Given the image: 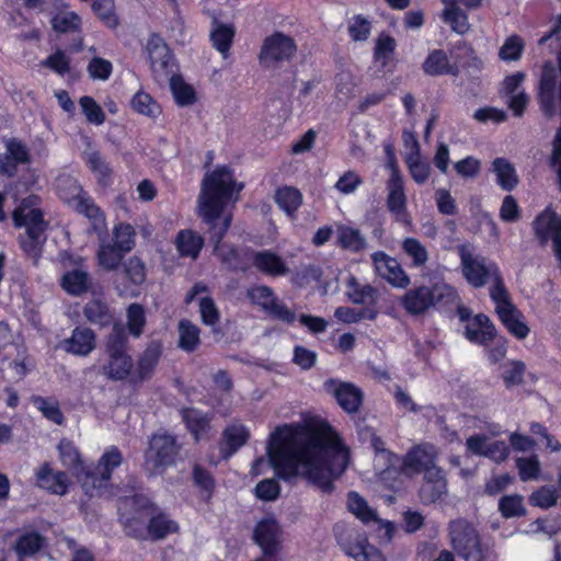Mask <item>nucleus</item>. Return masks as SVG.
<instances>
[{"label":"nucleus","instance_id":"1","mask_svg":"<svg viewBox=\"0 0 561 561\" xmlns=\"http://www.w3.org/2000/svg\"><path fill=\"white\" fill-rule=\"evenodd\" d=\"M267 454L278 479L290 482L301 476L325 494L334 491L351 458L341 435L323 419L277 426Z\"/></svg>","mask_w":561,"mask_h":561},{"label":"nucleus","instance_id":"2","mask_svg":"<svg viewBox=\"0 0 561 561\" xmlns=\"http://www.w3.org/2000/svg\"><path fill=\"white\" fill-rule=\"evenodd\" d=\"M118 523L125 535L138 541H160L179 534L180 525L142 493L121 499Z\"/></svg>","mask_w":561,"mask_h":561},{"label":"nucleus","instance_id":"3","mask_svg":"<svg viewBox=\"0 0 561 561\" xmlns=\"http://www.w3.org/2000/svg\"><path fill=\"white\" fill-rule=\"evenodd\" d=\"M61 463L78 480L89 496H102L108 488L113 472L123 463V454L116 446H110L102 454L94 468L88 467L80 451L71 440L61 439L57 446Z\"/></svg>","mask_w":561,"mask_h":561},{"label":"nucleus","instance_id":"4","mask_svg":"<svg viewBox=\"0 0 561 561\" xmlns=\"http://www.w3.org/2000/svg\"><path fill=\"white\" fill-rule=\"evenodd\" d=\"M236 185L233 173L226 165L205 176L198 196V216L208 229L220 226L228 215H232L226 211V206L234 194Z\"/></svg>","mask_w":561,"mask_h":561},{"label":"nucleus","instance_id":"5","mask_svg":"<svg viewBox=\"0 0 561 561\" xmlns=\"http://www.w3.org/2000/svg\"><path fill=\"white\" fill-rule=\"evenodd\" d=\"M136 229L125 221L114 225L110 240H101L96 251L99 267L105 272L117 271L124 257L134 250L136 245Z\"/></svg>","mask_w":561,"mask_h":561},{"label":"nucleus","instance_id":"6","mask_svg":"<svg viewBox=\"0 0 561 561\" xmlns=\"http://www.w3.org/2000/svg\"><path fill=\"white\" fill-rule=\"evenodd\" d=\"M128 343L125 328L115 324L104 343L107 363L103 365L102 370L108 379L122 381L131 375L134 363L128 354Z\"/></svg>","mask_w":561,"mask_h":561},{"label":"nucleus","instance_id":"7","mask_svg":"<svg viewBox=\"0 0 561 561\" xmlns=\"http://www.w3.org/2000/svg\"><path fill=\"white\" fill-rule=\"evenodd\" d=\"M232 215H228L218 227L208 229L209 240L214 244V253L220 262L232 272L248 273L253 267L254 249L243 247L241 249L233 244L224 243L229 228L231 227Z\"/></svg>","mask_w":561,"mask_h":561},{"label":"nucleus","instance_id":"8","mask_svg":"<svg viewBox=\"0 0 561 561\" xmlns=\"http://www.w3.org/2000/svg\"><path fill=\"white\" fill-rule=\"evenodd\" d=\"M182 445L176 437L167 432L154 433L145 450V470L150 476H162L174 467L180 457Z\"/></svg>","mask_w":561,"mask_h":561},{"label":"nucleus","instance_id":"9","mask_svg":"<svg viewBox=\"0 0 561 561\" xmlns=\"http://www.w3.org/2000/svg\"><path fill=\"white\" fill-rule=\"evenodd\" d=\"M451 545L465 561H496V553L483 545L477 530L466 520H454L449 525Z\"/></svg>","mask_w":561,"mask_h":561},{"label":"nucleus","instance_id":"10","mask_svg":"<svg viewBox=\"0 0 561 561\" xmlns=\"http://www.w3.org/2000/svg\"><path fill=\"white\" fill-rule=\"evenodd\" d=\"M463 278L474 288L485 286L500 272L499 265L485 256L473 254L467 243L457 245Z\"/></svg>","mask_w":561,"mask_h":561},{"label":"nucleus","instance_id":"11","mask_svg":"<svg viewBox=\"0 0 561 561\" xmlns=\"http://www.w3.org/2000/svg\"><path fill=\"white\" fill-rule=\"evenodd\" d=\"M387 153L393 157L391 147H387ZM391 173L387 181L388 195L386 205L388 211L393 216L394 220L404 226L411 225V216L408 211V198L404 190V181L400 170L391 158Z\"/></svg>","mask_w":561,"mask_h":561},{"label":"nucleus","instance_id":"12","mask_svg":"<svg viewBox=\"0 0 561 561\" xmlns=\"http://www.w3.org/2000/svg\"><path fill=\"white\" fill-rule=\"evenodd\" d=\"M297 53V44L293 37L283 32L275 31L264 38L259 53L260 64L265 67H275L282 62L290 61Z\"/></svg>","mask_w":561,"mask_h":561},{"label":"nucleus","instance_id":"13","mask_svg":"<svg viewBox=\"0 0 561 561\" xmlns=\"http://www.w3.org/2000/svg\"><path fill=\"white\" fill-rule=\"evenodd\" d=\"M342 551L355 561H381V552L369 542L366 534L356 529L335 531Z\"/></svg>","mask_w":561,"mask_h":561},{"label":"nucleus","instance_id":"14","mask_svg":"<svg viewBox=\"0 0 561 561\" xmlns=\"http://www.w3.org/2000/svg\"><path fill=\"white\" fill-rule=\"evenodd\" d=\"M147 51L150 67L157 81H165L179 69L175 56L165 41L157 33H152L147 42Z\"/></svg>","mask_w":561,"mask_h":561},{"label":"nucleus","instance_id":"15","mask_svg":"<svg viewBox=\"0 0 561 561\" xmlns=\"http://www.w3.org/2000/svg\"><path fill=\"white\" fill-rule=\"evenodd\" d=\"M247 297L252 305L259 306L272 319L293 324L296 314L275 296L274 290L267 285H254L247 290Z\"/></svg>","mask_w":561,"mask_h":561},{"label":"nucleus","instance_id":"16","mask_svg":"<svg viewBox=\"0 0 561 561\" xmlns=\"http://www.w3.org/2000/svg\"><path fill=\"white\" fill-rule=\"evenodd\" d=\"M282 530L275 518H262L253 529L252 539L261 549L265 561H276L282 550Z\"/></svg>","mask_w":561,"mask_h":561},{"label":"nucleus","instance_id":"17","mask_svg":"<svg viewBox=\"0 0 561 561\" xmlns=\"http://www.w3.org/2000/svg\"><path fill=\"white\" fill-rule=\"evenodd\" d=\"M113 277L114 287L119 296H131L136 294L137 287L142 285L147 277L146 265L144 261L134 255L127 261L122 262Z\"/></svg>","mask_w":561,"mask_h":561},{"label":"nucleus","instance_id":"18","mask_svg":"<svg viewBox=\"0 0 561 561\" xmlns=\"http://www.w3.org/2000/svg\"><path fill=\"white\" fill-rule=\"evenodd\" d=\"M324 390L332 394L340 408L347 414H355L359 411L364 392L355 383L330 378L324 381Z\"/></svg>","mask_w":561,"mask_h":561},{"label":"nucleus","instance_id":"19","mask_svg":"<svg viewBox=\"0 0 561 561\" xmlns=\"http://www.w3.org/2000/svg\"><path fill=\"white\" fill-rule=\"evenodd\" d=\"M436 447L428 443L413 445L402 459V470L410 474H420L438 469Z\"/></svg>","mask_w":561,"mask_h":561},{"label":"nucleus","instance_id":"20","mask_svg":"<svg viewBox=\"0 0 561 561\" xmlns=\"http://www.w3.org/2000/svg\"><path fill=\"white\" fill-rule=\"evenodd\" d=\"M444 298L443 293H436L434 288L422 285L409 289L401 299V306L411 316L425 313Z\"/></svg>","mask_w":561,"mask_h":561},{"label":"nucleus","instance_id":"21","mask_svg":"<svg viewBox=\"0 0 561 561\" xmlns=\"http://www.w3.org/2000/svg\"><path fill=\"white\" fill-rule=\"evenodd\" d=\"M30 149L18 138L5 141V152L0 154V174L13 178L18 173L19 165L31 163Z\"/></svg>","mask_w":561,"mask_h":561},{"label":"nucleus","instance_id":"22","mask_svg":"<svg viewBox=\"0 0 561 561\" xmlns=\"http://www.w3.org/2000/svg\"><path fill=\"white\" fill-rule=\"evenodd\" d=\"M36 485L49 494L65 495L69 491L70 480L65 471H55L50 462H43L35 471Z\"/></svg>","mask_w":561,"mask_h":561},{"label":"nucleus","instance_id":"23","mask_svg":"<svg viewBox=\"0 0 561 561\" xmlns=\"http://www.w3.org/2000/svg\"><path fill=\"white\" fill-rule=\"evenodd\" d=\"M371 261L378 274L388 283L397 287H407L409 285L410 278L396 259L389 256L383 251H376L371 254Z\"/></svg>","mask_w":561,"mask_h":561},{"label":"nucleus","instance_id":"24","mask_svg":"<svg viewBox=\"0 0 561 561\" xmlns=\"http://www.w3.org/2000/svg\"><path fill=\"white\" fill-rule=\"evenodd\" d=\"M12 219L16 228L25 227L24 237L46 241L44 233L47 229V222L44 219L42 209L32 208L27 213H24L22 209H15L12 214Z\"/></svg>","mask_w":561,"mask_h":561},{"label":"nucleus","instance_id":"25","mask_svg":"<svg viewBox=\"0 0 561 561\" xmlns=\"http://www.w3.org/2000/svg\"><path fill=\"white\" fill-rule=\"evenodd\" d=\"M163 353L161 341H151L139 355L136 368L131 373V378L136 382H141L151 378Z\"/></svg>","mask_w":561,"mask_h":561},{"label":"nucleus","instance_id":"26","mask_svg":"<svg viewBox=\"0 0 561 561\" xmlns=\"http://www.w3.org/2000/svg\"><path fill=\"white\" fill-rule=\"evenodd\" d=\"M422 69L430 77L451 76L458 77L460 67L458 61L451 62L444 49L431 50L422 64Z\"/></svg>","mask_w":561,"mask_h":561},{"label":"nucleus","instance_id":"27","mask_svg":"<svg viewBox=\"0 0 561 561\" xmlns=\"http://www.w3.org/2000/svg\"><path fill=\"white\" fill-rule=\"evenodd\" d=\"M465 336L472 344L489 346L496 337V328L489 316L478 313L472 323L466 325Z\"/></svg>","mask_w":561,"mask_h":561},{"label":"nucleus","instance_id":"28","mask_svg":"<svg viewBox=\"0 0 561 561\" xmlns=\"http://www.w3.org/2000/svg\"><path fill=\"white\" fill-rule=\"evenodd\" d=\"M253 268L268 277H280L289 273L286 261L273 250H254Z\"/></svg>","mask_w":561,"mask_h":561},{"label":"nucleus","instance_id":"29","mask_svg":"<svg viewBox=\"0 0 561 561\" xmlns=\"http://www.w3.org/2000/svg\"><path fill=\"white\" fill-rule=\"evenodd\" d=\"M447 493V480L442 468L425 472L419 495L423 504L428 505L442 500Z\"/></svg>","mask_w":561,"mask_h":561},{"label":"nucleus","instance_id":"30","mask_svg":"<svg viewBox=\"0 0 561 561\" xmlns=\"http://www.w3.org/2000/svg\"><path fill=\"white\" fill-rule=\"evenodd\" d=\"M64 350L76 356H88L96 347V334L87 327H76L71 335L64 340Z\"/></svg>","mask_w":561,"mask_h":561},{"label":"nucleus","instance_id":"31","mask_svg":"<svg viewBox=\"0 0 561 561\" xmlns=\"http://www.w3.org/2000/svg\"><path fill=\"white\" fill-rule=\"evenodd\" d=\"M346 296L354 305H362V308H373L378 312L379 291L370 284H362L355 276H350L346 280Z\"/></svg>","mask_w":561,"mask_h":561},{"label":"nucleus","instance_id":"32","mask_svg":"<svg viewBox=\"0 0 561 561\" xmlns=\"http://www.w3.org/2000/svg\"><path fill=\"white\" fill-rule=\"evenodd\" d=\"M249 438L250 432L243 424L226 426L222 432V442L220 443V454L222 458L228 459L231 457L248 443Z\"/></svg>","mask_w":561,"mask_h":561},{"label":"nucleus","instance_id":"33","mask_svg":"<svg viewBox=\"0 0 561 561\" xmlns=\"http://www.w3.org/2000/svg\"><path fill=\"white\" fill-rule=\"evenodd\" d=\"M507 332L517 340H524L528 336L530 329L525 321L523 312L516 307L501 309L496 314Z\"/></svg>","mask_w":561,"mask_h":561},{"label":"nucleus","instance_id":"34","mask_svg":"<svg viewBox=\"0 0 561 561\" xmlns=\"http://www.w3.org/2000/svg\"><path fill=\"white\" fill-rule=\"evenodd\" d=\"M60 286L67 294L79 297L91 289L92 277L84 270L73 268L62 275Z\"/></svg>","mask_w":561,"mask_h":561},{"label":"nucleus","instance_id":"35","mask_svg":"<svg viewBox=\"0 0 561 561\" xmlns=\"http://www.w3.org/2000/svg\"><path fill=\"white\" fill-rule=\"evenodd\" d=\"M236 36V28L232 24H225L217 20L213 21V27L210 31V42L213 47L220 53L222 58H227L230 54V49L233 44Z\"/></svg>","mask_w":561,"mask_h":561},{"label":"nucleus","instance_id":"36","mask_svg":"<svg viewBox=\"0 0 561 561\" xmlns=\"http://www.w3.org/2000/svg\"><path fill=\"white\" fill-rule=\"evenodd\" d=\"M204 244V238L192 229L180 230L175 238V247L182 257L197 259Z\"/></svg>","mask_w":561,"mask_h":561},{"label":"nucleus","instance_id":"37","mask_svg":"<svg viewBox=\"0 0 561 561\" xmlns=\"http://www.w3.org/2000/svg\"><path fill=\"white\" fill-rule=\"evenodd\" d=\"M274 201L278 208L288 217L296 218V214L302 205L304 197L298 188L284 185L276 190Z\"/></svg>","mask_w":561,"mask_h":561},{"label":"nucleus","instance_id":"38","mask_svg":"<svg viewBox=\"0 0 561 561\" xmlns=\"http://www.w3.org/2000/svg\"><path fill=\"white\" fill-rule=\"evenodd\" d=\"M84 161L90 171L95 175L100 186L108 187L113 184V169L100 151L87 152Z\"/></svg>","mask_w":561,"mask_h":561},{"label":"nucleus","instance_id":"39","mask_svg":"<svg viewBox=\"0 0 561 561\" xmlns=\"http://www.w3.org/2000/svg\"><path fill=\"white\" fill-rule=\"evenodd\" d=\"M72 202L75 203V210L94 225L105 221L101 207L95 204L94 199L81 186H79L78 194L72 197Z\"/></svg>","mask_w":561,"mask_h":561},{"label":"nucleus","instance_id":"40","mask_svg":"<svg viewBox=\"0 0 561 561\" xmlns=\"http://www.w3.org/2000/svg\"><path fill=\"white\" fill-rule=\"evenodd\" d=\"M492 171L496 175L497 185L506 191L512 192L518 184V175L515 167L506 158H495L492 161Z\"/></svg>","mask_w":561,"mask_h":561},{"label":"nucleus","instance_id":"41","mask_svg":"<svg viewBox=\"0 0 561 561\" xmlns=\"http://www.w3.org/2000/svg\"><path fill=\"white\" fill-rule=\"evenodd\" d=\"M31 401L46 420L59 426L65 424L66 417L56 398L33 396Z\"/></svg>","mask_w":561,"mask_h":561},{"label":"nucleus","instance_id":"42","mask_svg":"<svg viewBox=\"0 0 561 561\" xmlns=\"http://www.w3.org/2000/svg\"><path fill=\"white\" fill-rule=\"evenodd\" d=\"M337 245L353 253H359L367 247V241L359 229L342 225L337 230Z\"/></svg>","mask_w":561,"mask_h":561},{"label":"nucleus","instance_id":"43","mask_svg":"<svg viewBox=\"0 0 561 561\" xmlns=\"http://www.w3.org/2000/svg\"><path fill=\"white\" fill-rule=\"evenodd\" d=\"M167 80L179 106L192 105L196 102L197 96L194 88L186 83L181 75L173 72Z\"/></svg>","mask_w":561,"mask_h":561},{"label":"nucleus","instance_id":"44","mask_svg":"<svg viewBox=\"0 0 561 561\" xmlns=\"http://www.w3.org/2000/svg\"><path fill=\"white\" fill-rule=\"evenodd\" d=\"M346 505L347 510L364 524L378 522L377 512L371 508L367 501L356 491H350L347 493Z\"/></svg>","mask_w":561,"mask_h":561},{"label":"nucleus","instance_id":"45","mask_svg":"<svg viewBox=\"0 0 561 561\" xmlns=\"http://www.w3.org/2000/svg\"><path fill=\"white\" fill-rule=\"evenodd\" d=\"M182 420L195 442H199L209 428V420L196 409H184Z\"/></svg>","mask_w":561,"mask_h":561},{"label":"nucleus","instance_id":"46","mask_svg":"<svg viewBox=\"0 0 561 561\" xmlns=\"http://www.w3.org/2000/svg\"><path fill=\"white\" fill-rule=\"evenodd\" d=\"M397 49L396 39L386 33H381L376 39L374 48V61L380 64L382 70H387L388 65L392 61Z\"/></svg>","mask_w":561,"mask_h":561},{"label":"nucleus","instance_id":"47","mask_svg":"<svg viewBox=\"0 0 561 561\" xmlns=\"http://www.w3.org/2000/svg\"><path fill=\"white\" fill-rule=\"evenodd\" d=\"M179 347L187 353L194 352L201 344V330L187 319L179 322Z\"/></svg>","mask_w":561,"mask_h":561},{"label":"nucleus","instance_id":"48","mask_svg":"<svg viewBox=\"0 0 561 561\" xmlns=\"http://www.w3.org/2000/svg\"><path fill=\"white\" fill-rule=\"evenodd\" d=\"M83 316L91 323L100 327H107L113 320L107 305L100 299H92L83 307Z\"/></svg>","mask_w":561,"mask_h":561},{"label":"nucleus","instance_id":"49","mask_svg":"<svg viewBox=\"0 0 561 561\" xmlns=\"http://www.w3.org/2000/svg\"><path fill=\"white\" fill-rule=\"evenodd\" d=\"M45 538L37 531H27L18 537L14 550L20 558L36 554L44 546Z\"/></svg>","mask_w":561,"mask_h":561},{"label":"nucleus","instance_id":"50","mask_svg":"<svg viewBox=\"0 0 561 561\" xmlns=\"http://www.w3.org/2000/svg\"><path fill=\"white\" fill-rule=\"evenodd\" d=\"M50 24L53 30L59 34L81 33L82 20L75 11L56 13Z\"/></svg>","mask_w":561,"mask_h":561},{"label":"nucleus","instance_id":"51","mask_svg":"<svg viewBox=\"0 0 561 561\" xmlns=\"http://www.w3.org/2000/svg\"><path fill=\"white\" fill-rule=\"evenodd\" d=\"M130 107L134 112L156 118L161 114V106L159 103L147 92L139 90L130 100Z\"/></svg>","mask_w":561,"mask_h":561},{"label":"nucleus","instance_id":"52","mask_svg":"<svg viewBox=\"0 0 561 561\" xmlns=\"http://www.w3.org/2000/svg\"><path fill=\"white\" fill-rule=\"evenodd\" d=\"M499 512L506 519L525 516L527 511L524 505V497L519 494L501 496L499 500Z\"/></svg>","mask_w":561,"mask_h":561},{"label":"nucleus","instance_id":"53","mask_svg":"<svg viewBox=\"0 0 561 561\" xmlns=\"http://www.w3.org/2000/svg\"><path fill=\"white\" fill-rule=\"evenodd\" d=\"M192 479L194 485L207 500L213 497L216 489V481L209 470L198 463H195L192 469Z\"/></svg>","mask_w":561,"mask_h":561},{"label":"nucleus","instance_id":"54","mask_svg":"<svg viewBox=\"0 0 561 561\" xmlns=\"http://www.w3.org/2000/svg\"><path fill=\"white\" fill-rule=\"evenodd\" d=\"M127 330L134 337H139L145 330L147 319L146 311L142 305L133 302L127 307Z\"/></svg>","mask_w":561,"mask_h":561},{"label":"nucleus","instance_id":"55","mask_svg":"<svg viewBox=\"0 0 561 561\" xmlns=\"http://www.w3.org/2000/svg\"><path fill=\"white\" fill-rule=\"evenodd\" d=\"M493 285L490 288V297L492 301L495 304V313L499 314V311L503 309H510L515 305L512 302L510 293L504 285V280L501 274V271L497 275L492 278Z\"/></svg>","mask_w":561,"mask_h":561},{"label":"nucleus","instance_id":"56","mask_svg":"<svg viewBox=\"0 0 561 561\" xmlns=\"http://www.w3.org/2000/svg\"><path fill=\"white\" fill-rule=\"evenodd\" d=\"M524 50V39L517 34H512L505 38L500 47L499 57L506 62L517 61L522 58Z\"/></svg>","mask_w":561,"mask_h":561},{"label":"nucleus","instance_id":"57","mask_svg":"<svg viewBox=\"0 0 561 561\" xmlns=\"http://www.w3.org/2000/svg\"><path fill=\"white\" fill-rule=\"evenodd\" d=\"M371 30V21L363 14H355L348 20L347 34L353 42H366Z\"/></svg>","mask_w":561,"mask_h":561},{"label":"nucleus","instance_id":"58","mask_svg":"<svg viewBox=\"0 0 561 561\" xmlns=\"http://www.w3.org/2000/svg\"><path fill=\"white\" fill-rule=\"evenodd\" d=\"M41 66L51 70L59 77H65L70 72L71 59L62 49L58 48L42 60Z\"/></svg>","mask_w":561,"mask_h":561},{"label":"nucleus","instance_id":"59","mask_svg":"<svg viewBox=\"0 0 561 561\" xmlns=\"http://www.w3.org/2000/svg\"><path fill=\"white\" fill-rule=\"evenodd\" d=\"M457 49H465V61L461 62L462 57L457 56V60L459 67L461 66L463 70L468 73H480L483 69V60L476 54L473 47L465 41H460L455 46Z\"/></svg>","mask_w":561,"mask_h":561},{"label":"nucleus","instance_id":"60","mask_svg":"<svg viewBox=\"0 0 561 561\" xmlns=\"http://www.w3.org/2000/svg\"><path fill=\"white\" fill-rule=\"evenodd\" d=\"M379 312H375L373 308H360L358 310L351 307H339L334 311L336 319L344 323H356L360 320L374 321Z\"/></svg>","mask_w":561,"mask_h":561},{"label":"nucleus","instance_id":"61","mask_svg":"<svg viewBox=\"0 0 561 561\" xmlns=\"http://www.w3.org/2000/svg\"><path fill=\"white\" fill-rule=\"evenodd\" d=\"M79 104L88 123L100 126L105 123L106 115L98 102L90 95H83Z\"/></svg>","mask_w":561,"mask_h":561},{"label":"nucleus","instance_id":"62","mask_svg":"<svg viewBox=\"0 0 561 561\" xmlns=\"http://www.w3.org/2000/svg\"><path fill=\"white\" fill-rule=\"evenodd\" d=\"M443 21L457 34H465L469 30L468 14L460 8L444 9Z\"/></svg>","mask_w":561,"mask_h":561},{"label":"nucleus","instance_id":"63","mask_svg":"<svg viewBox=\"0 0 561 561\" xmlns=\"http://www.w3.org/2000/svg\"><path fill=\"white\" fill-rule=\"evenodd\" d=\"M558 492L552 485H542L529 496V504L535 507L550 508L557 504Z\"/></svg>","mask_w":561,"mask_h":561},{"label":"nucleus","instance_id":"64","mask_svg":"<svg viewBox=\"0 0 561 561\" xmlns=\"http://www.w3.org/2000/svg\"><path fill=\"white\" fill-rule=\"evenodd\" d=\"M92 10L107 27L116 28L118 26L119 20L111 0H95L92 3Z\"/></svg>","mask_w":561,"mask_h":561}]
</instances>
